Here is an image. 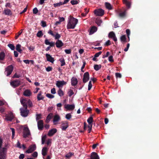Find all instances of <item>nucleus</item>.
I'll return each mask as SVG.
<instances>
[{"label": "nucleus", "mask_w": 159, "mask_h": 159, "mask_svg": "<svg viewBox=\"0 0 159 159\" xmlns=\"http://www.w3.org/2000/svg\"><path fill=\"white\" fill-rule=\"evenodd\" d=\"M123 3L125 4L128 8H129L130 7V2L127 0H123Z\"/></svg>", "instance_id": "c756f323"}, {"label": "nucleus", "mask_w": 159, "mask_h": 159, "mask_svg": "<svg viewBox=\"0 0 159 159\" xmlns=\"http://www.w3.org/2000/svg\"><path fill=\"white\" fill-rule=\"evenodd\" d=\"M53 116V114L52 113H50L48 115L47 117V118L50 120Z\"/></svg>", "instance_id": "4d7b16f0"}, {"label": "nucleus", "mask_w": 159, "mask_h": 159, "mask_svg": "<svg viewBox=\"0 0 159 159\" xmlns=\"http://www.w3.org/2000/svg\"><path fill=\"white\" fill-rule=\"evenodd\" d=\"M72 116L70 113H68L66 115V118L67 120H70Z\"/></svg>", "instance_id": "a18cd8bd"}, {"label": "nucleus", "mask_w": 159, "mask_h": 159, "mask_svg": "<svg viewBox=\"0 0 159 159\" xmlns=\"http://www.w3.org/2000/svg\"><path fill=\"white\" fill-rule=\"evenodd\" d=\"M94 14L97 16H102L104 13V11L102 9L95 10L94 11Z\"/></svg>", "instance_id": "1a4fd4ad"}, {"label": "nucleus", "mask_w": 159, "mask_h": 159, "mask_svg": "<svg viewBox=\"0 0 159 159\" xmlns=\"http://www.w3.org/2000/svg\"><path fill=\"white\" fill-rule=\"evenodd\" d=\"M126 11H125L119 13L118 11H117V14H118V16L120 18H124L126 16Z\"/></svg>", "instance_id": "b1692460"}, {"label": "nucleus", "mask_w": 159, "mask_h": 159, "mask_svg": "<svg viewBox=\"0 0 159 159\" xmlns=\"http://www.w3.org/2000/svg\"><path fill=\"white\" fill-rule=\"evenodd\" d=\"M102 53V51H100L96 53L94 55L95 57H97L101 55Z\"/></svg>", "instance_id": "052dcab7"}, {"label": "nucleus", "mask_w": 159, "mask_h": 159, "mask_svg": "<svg viewBox=\"0 0 159 159\" xmlns=\"http://www.w3.org/2000/svg\"><path fill=\"white\" fill-rule=\"evenodd\" d=\"M13 70V67L12 65L8 66L6 69L5 73L7 76L10 75L12 72Z\"/></svg>", "instance_id": "39448f33"}, {"label": "nucleus", "mask_w": 159, "mask_h": 159, "mask_svg": "<svg viewBox=\"0 0 159 159\" xmlns=\"http://www.w3.org/2000/svg\"><path fill=\"white\" fill-rule=\"evenodd\" d=\"M92 85L91 83V81H89L88 84V90H90L92 87Z\"/></svg>", "instance_id": "864d4df0"}, {"label": "nucleus", "mask_w": 159, "mask_h": 159, "mask_svg": "<svg viewBox=\"0 0 159 159\" xmlns=\"http://www.w3.org/2000/svg\"><path fill=\"white\" fill-rule=\"evenodd\" d=\"M78 22V20L73 17H71L67 24V29H74Z\"/></svg>", "instance_id": "f257e3e1"}, {"label": "nucleus", "mask_w": 159, "mask_h": 159, "mask_svg": "<svg viewBox=\"0 0 159 159\" xmlns=\"http://www.w3.org/2000/svg\"><path fill=\"white\" fill-rule=\"evenodd\" d=\"M38 129L39 130H42L43 128V122L42 120H40L37 121Z\"/></svg>", "instance_id": "f8f14e48"}, {"label": "nucleus", "mask_w": 159, "mask_h": 159, "mask_svg": "<svg viewBox=\"0 0 159 159\" xmlns=\"http://www.w3.org/2000/svg\"><path fill=\"white\" fill-rule=\"evenodd\" d=\"M80 1L78 0V1L77 0H71L70 1V3L72 5H76L79 3Z\"/></svg>", "instance_id": "37998d69"}, {"label": "nucleus", "mask_w": 159, "mask_h": 159, "mask_svg": "<svg viewBox=\"0 0 159 159\" xmlns=\"http://www.w3.org/2000/svg\"><path fill=\"white\" fill-rule=\"evenodd\" d=\"M108 60L109 61L113 62L114 61L113 57L112 56H110L108 57Z\"/></svg>", "instance_id": "bf43d9fd"}, {"label": "nucleus", "mask_w": 159, "mask_h": 159, "mask_svg": "<svg viewBox=\"0 0 159 159\" xmlns=\"http://www.w3.org/2000/svg\"><path fill=\"white\" fill-rule=\"evenodd\" d=\"M62 5H63V4L62 2H60L58 3H54L53 4L54 7H60Z\"/></svg>", "instance_id": "c03bdc74"}, {"label": "nucleus", "mask_w": 159, "mask_h": 159, "mask_svg": "<svg viewBox=\"0 0 159 159\" xmlns=\"http://www.w3.org/2000/svg\"><path fill=\"white\" fill-rule=\"evenodd\" d=\"M68 94L69 97H71L74 94V93L72 90L70 89L68 91Z\"/></svg>", "instance_id": "de8ad7c7"}, {"label": "nucleus", "mask_w": 159, "mask_h": 159, "mask_svg": "<svg viewBox=\"0 0 159 159\" xmlns=\"http://www.w3.org/2000/svg\"><path fill=\"white\" fill-rule=\"evenodd\" d=\"M48 150L47 148L46 147L43 148L42 150V154L43 156H45L47 155Z\"/></svg>", "instance_id": "bb28decb"}, {"label": "nucleus", "mask_w": 159, "mask_h": 159, "mask_svg": "<svg viewBox=\"0 0 159 159\" xmlns=\"http://www.w3.org/2000/svg\"><path fill=\"white\" fill-rule=\"evenodd\" d=\"M21 47V45L19 44H18L16 45V51L20 53H22V50L20 49Z\"/></svg>", "instance_id": "2f4dec72"}, {"label": "nucleus", "mask_w": 159, "mask_h": 159, "mask_svg": "<svg viewBox=\"0 0 159 159\" xmlns=\"http://www.w3.org/2000/svg\"><path fill=\"white\" fill-rule=\"evenodd\" d=\"M8 46L10 48L11 50H14L15 48L14 46L12 44H9Z\"/></svg>", "instance_id": "09e8293b"}, {"label": "nucleus", "mask_w": 159, "mask_h": 159, "mask_svg": "<svg viewBox=\"0 0 159 159\" xmlns=\"http://www.w3.org/2000/svg\"><path fill=\"white\" fill-rule=\"evenodd\" d=\"M42 115L41 114H37L36 115V120L37 121H38L39 120L42 118L41 117Z\"/></svg>", "instance_id": "a19ab883"}, {"label": "nucleus", "mask_w": 159, "mask_h": 159, "mask_svg": "<svg viewBox=\"0 0 159 159\" xmlns=\"http://www.w3.org/2000/svg\"><path fill=\"white\" fill-rule=\"evenodd\" d=\"M78 82V80L76 78L73 77L71 79V84L72 86H75L76 85Z\"/></svg>", "instance_id": "aec40b11"}, {"label": "nucleus", "mask_w": 159, "mask_h": 159, "mask_svg": "<svg viewBox=\"0 0 159 159\" xmlns=\"http://www.w3.org/2000/svg\"><path fill=\"white\" fill-rule=\"evenodd\" d=\"M105 5L107 8L109 10H111L112 9V6L109 2H106Z\"/></svg>", "instance_id": "72a5a7b5"}, {"label": "nucleus", "mask_w": 159, "mask_h": 159, "mask_svg": "<svg viewBox=\"0 0 159 159\" xmlns=\"http://www.w3.org/2000/svg\"><path fill=\"white\" fill-rule=\"evenodd\" d=\"M20 110L21 115L24 117H27L30 113V111L27 109V107L26 108L24 107L21 108H20Z\"/></svg>", "instance_id": "f03ea898"}, {"label": "nucleus", "mask_w": 159, "mask_h": 159, "mask_svg": "<svg viewBox=\"0 0 159 159\" xmlns=\"http://www.w3.org/2000/svg\"><path fill=\"white\" fill-rule=\"evenodd\" d=\"M59 61L61 63V66H62L65 65L66 63L63 57H61L59 59Z\"/></svg>", "instance_id": "473e14b6"}, {"label": "nucleus", "mask_w": 159, "mask_h": 159, "mask_svg": "<svg viewBox=\"0 0 159 159\" xmlns=\"http://www.w3.org/2000/svg\"><path fill=\"white\" fill-rule=\"evenodd\" d=\"M64 107L68 110H73L75 108L74 104H65Z\"/></svg>", "instance_id": "2eb2a0df"}, {"label": "nucleus", "mask_w": 159, "mask_h": 159, "mask_svg": "<svg viewBox=\"0 0 159 159\" xmlns=\"http://www.w3.org/2000/svg\"><path fill=\"white\" fill-rule=\"evenodd\" d=\"M10 84L13 87L15 88L21 84V82L19 80H16L11 82Z\"/></svg>", "instance_id": "20e7f679"}, {"label": "nucleus", "mask_w": 159, "mask_h": 159, "mask_svg": "<svg viewBox=\"0 0 159 159\" xmlns=\"http://www.w3.org/2000/svg\"><path fill=\"white\" fill-rule=\"evenodd\" d=\"M55 44L56 47L58 48H60L64 45V44L62 41L60 40H57Z\"/></svg>", "instance_id": "6ab92c4d"}, {"label": "nucleus", "mask_w": 159, "mask_h": 159, "mask_svg": "<svg viewBox=\"0 0 159 159\" xmlns=\"http://www.w3.org/2000/svg\"><path fill=\"white\" fill-rule=\"evenodd\" d=\"M46 138V135L43 136L42 137V144H44Z\"/></svg>", "instance_id": "3c124183"}, {"label": "nucleus", "mask_w": 159, "mask_h": 159, "mask_svg": "<svg viewBox=\"0 0 159 159\" xmlns=\"http://www.w3.org/2000/svg\"><path fill=\"white\" fill-rule=\"evenodd\" d=\"M65 52L67 54H70L71 53V50L70 49H65Z\"/></svg>", "instance_id": "0e129e2a"}, {"label": "nucleus", "mask_w": 159, "mask_h": 159, "mask_svg": "<svg viewBox=\"0 0 159 159\" xmlns=\"http://www.w3.org/2000/svg\"><path fill=\"white\" fill-rule=\"evenodd\" d=\"M43 35L41 30H39L36 34L37 36L38 37H40Z\"/></svg>", "instance_id": "ea45409f"}, {"label": "nucleus", "mask_w": 159, "mask_h": 159, "mask_svg": "<svg viewBox=\"0 0 159 159\" xmlns=\"http://www.w3.org/2000/svg\"><path fill=\"white\" fill-rule=\"evenodd\" d=\"M5 14L6 15H9L11 14V11L9 9H7L4 10Z\"/></svg>", "instance_id": "4c0bfd02"}, {"label": "nucleus", "mask_w": 159, "mask_h": 159, "mask_svg": "<svg viewBox=\"0 0 159 159\" xmlns=\"http://www.w3.org/2000/svg\"><path fill=\"white\" fill-rule=\"evenodd\" d=\"M72 153L69 152L66 155V157L67 158L69 159L72 156Z\"/></svg>", "instance_id": "6e6d98bb"}, {"label": "nucleus", "mask_w": 159, "mask_h": 159, "mask_svg": "<svg viewBox=\"0 0 159 159\" xmlns=\"http://www.w3.org/2000/svg\"><path fill=\"white\" fill-rule=\"evenodd\" d=\"M97 30V28L95 26H93L91 28L90 32L89 34H91L94 33Z\"/></svg>", "instance_id": "c85d7f7f"}, {"label": "nucleus", "mask_w": 159, "mask_h": 159, "mask_svg": "<svg viewBox=\"0 0 159 159\" xmlns=\"http://www.w3.org/2000/svg\"><path fill=\"white\" fill-rule=\"evenodd\" d=\"M93 120V117L91 116L87 120V121L89 124V125H92V123Z\"/></svg>", "instance_id": "7c9ffc66"}, {"label": "nucleus", "mask_w": 159, "mask_h": 159, "mask_svg": "<svg viewBox=\"0 0 159 159\" xmlns=\"http://www.w3.org/2000/svg\"><path fill=\"white\" fill-rule=\"evenodd\" d=\"M5 57V54L3 52H2L0 53V60H3Z\"/></svg>", "instance_id": "e433bc0d"}, {"label": "nucleus", "mask_w": 159, "mask_h": 159, "mask_svg": "<svg viewBox=\"0 0 159 159\" xmlns=\"http://www.w3.org/2000/svg\"><path fill=\"white\" fill-rule=\"evenodd\" d=\"M126 34L127 35L128 37L129 38V35L130 34V31L129 29H127L126 30Z\"/></svg>", "instance_id": "5fc2aeb1"}, {"label": "nucleus", "mask_w": 159, "mask_h": 159, "mask_svg": "<svg viewBox=\"0 0 159 159\" xmlns=\"http://www.w3.org/2000/svg\"><path fill=\"white\" fill-rule=\"evenodd\" d=\"M46 56L47 60L48 61H49L52 63H53L54 61V58L52 57L50 54L46 53Z\"/></svg>", "instance_id": "4468645a"}, {"label": "nucleus", "mask_w": 159, "mask_h": 159, "mask_svg": "<svg viewBox=\"0 0 159 159\" xmlns=\"http://www.w3.org/2000/svg\"><path fill=\"white\" fill-rule=\"evenodd\" d=\"M29 102L27 105H28L29 107H31L33 106V104L31 100H29Z\"/></svg>", "instance_id": "774afa93"}, {"label": "nucleus", "mask_w": 159, "mask_h": 159, "mask_svg": "<svg viewBox=\"0 0 159 159\" xmlns=\"http://www.w3.org/2000/svg\"><path fill=\"white\" fill-rule=\"evenodd\" d=\"M36 146L35 144H33L30 145L25 152L26 153H30L32 152L36 149Z\"/></svg>", "instance_id": "6e6552de"}, {"label": "nucleus", "mask_w": 159, "mask_h": 159, "mask_svg": "<svg viewBox=\"0 0 159 159\" xmlns=\"http://www.w3.org/2000/svg\"><path fill=\"white\" fill-rule=\"evenodd\" d=\"M29 100H30V99H23L20 100L21 103L23 105V107L26 108L28 107L27 104L29 102Z\"/></svg>", "instance_id": "9d476101"}, {"label": "nucleus", "mask_w": 159, "mask_h": 159, "mask_svg": "<svg viewBox=\"0 0 159 159\" xmlns=\"http://www.w3.org/2000/svg\"><path fill=\"white\" fill-rule=\"evenodd\" d=\"M42 93L41 91H40L38 94L37 96V99L38 101L43 100V99L44 98L43 96L42 95Z\"/></svg>", "instance_id": "393cba45"}, {"label": "nucleus", "mask_w": 159, "mask_h": 159, "mask_svg": "<svg viewBox=\"0 0 159 159\" xmlns=\"http://www.w3.org/2000/svg\"><path fill=\"white\" fill-rule=\"evenodd\" d=\"M41 25L43 27H45L47 26L46 23L45 21H42L41 22Z\"/></svg>", "instance_id": "13d9d810"}, {"label": "nucleus", "mask_w": 159, "mask_h": 159, "mask_svg": "<svg viewBox=\"0 0 159 159\" xmlns=\"http://www.w3.org/2000/svg\"><path fill=\"white\" fill-rule=\"evenodd\" d=\"M102 67L101 65L96 64L94 66V68L96 71L98 70Z\"/></svg>", "instance_id": "f704fd0d"}, {"label": "nucleus", "mask_w": 159, "mask_h": 159, "mask_svg": "<svg viewBox=\"0 0 159 159\" xmlns=\"http://www.w3.org/2000/svg\"><path fill=\"white\" fill-rule=\"evenodd\" d=\"M61 119L60 116L58 115H55L53 118V122L54 125L57 124V122L59 121Z\"/></svg>", "instance_id": "412c9836"}, {"label": "nucleus", "mask_w": 159, "mask_h": 159, "mask_svg": "<svg viewBox=\"0 0 159 159\" xmlns=\"http://www.w3.org/2000/svg\"><path fill=\"white\" fill-rule=\"evenodd\" d=\"M32 93L28 89H26L25 90L24 92V95L25 96L29 97L30 96Z\"/></svg>", "instance_id": "a878e982"}, {"label": "nucleus", "mask_w": 159, "mask_h": 159, "mask_svg": "<svg viewBox=\"0 0 159 159\" xmlns=\"http://www.w3.org/2000/svg\"><path fill=\"white\" fill-rule=\"evenodd\" d=\"M46 96L47 97L50 98H52L54 97V95L50 93H47Z\"/></svg>", "instance_id": "603ef678"}, {"label": "nucleus", "mask_w": 159, "mask_h": 159, "mask_svg": "<svg viewBox=\"0 0 159 159\" xmlns=\"http://www.w3.org/2000/svg\"><path fill=\"white\" fill-rule=\"evenodd\" d=\"M38 12V10L36 7H35L33 9V13L34 14H36Z\"/></svg>", "instance_id": "69168bd1"}, {"label": "nucleus", "mask_w": 159, "mask_h": 159, "mask_svg": "<svg viewBox=\"0 0 159 159\" xmlns=\"http://www.w3.org/2000/svg\"><path fill=\"white\" fill-rule=\"evenodd\" d=\"M116 78H121L122 77L120 73H116L115 74Z\"/></svg>", "instance_id": "680f3d73"}, {"label": "nucleus", "mask_w": 159, "mask_h": 159, "mask_svg": "<svg viewBox=\"0 0 159 159\" xmlns=\"http://www.w3.org/2000/svg\"><path fill=\"white\" fill-rule=\"evenodd\" d=\"M10 129H11L12 133V139H13L14 136H15V130L14 128H11Z\"/></svg>", "instance_id": "8fccbe9b"}, {"label": "nucleus", "mask_w": 159, "mask_h": 159, "mask_svg": "<svg viewBox=\"0 0 159 159\" xmlns=\"http://www.w3.org/2000/svg\"><path fill=\"white\" fill-rule=\"evenodd\" d=\"M89 79V73L88 72H86L84 74L83 81L84 83H86Z\"/></svg>", "instance_id": "9b49d317"}, {"label": "nucleus", "mask_w": 159, "mask_h": 159, "mask_svg": "<svg viewBox=\"0 0 159 159\" xmlns=\"http://www.w3.org/2000/svg\"><path fill=\"white\" fill-rule=\"evenodd\" d=\"M66 82L64 81H58L56 83V85L58 87H60L61 86H63V85L66 84Z\"/></svg>", "instance_id": "a211bd4d"}, {"label": "nucleus", "mask_w": 159, "mask_h": 159, "mask_svg": "<svg viewBox=\"0 0 159 159\" xmlns=\"http://www.w3.org/2000/svg\"><path fill=\"white\" fill-rule=\"evenodd\" d=\"M48 33L50 35H51L53 37H55V39L59 40V39L61 38V35L60 34H59L57 33L56 32H55L54 33H53V31L52 30H50L48 32Z\"/></svg>", "instance_id": "423d86ee"}, {"label": "nucleus", "mask_w": 159, "mask_h": 159, "mask_svg": "<svg viewBox=\"0 0 159 159\" xmlns=\"http://www.w3.org/2000/svg\"><path fill=\"white\" fill-rule=\"evenodd\" d=\"M69 125L68 123H63L62 125L61 128L62 130H66V129L68 127Z\"/></svg>", "instance_id": "cd10ccee"}, {"label": "nucleus", "mask_w": 159, "mask_h": 159, "mask_svg": "<svg viewBox=\"0 0 159 159\" xmlns=\"http://www.w3.org/2000/svg\"><path fill=\"white\" fill-rule=\"evenodd\" d=\"M120 39L121 42L123 43L127 42L126 38L125 35H122L120 38Z\"/></svg>", "instance_id": "c9c22d12"}, {"label": "nucleus", "mask_w": 159, "mask_h": 159, "mask_svg": "<svg viewBox=\"0 0 159 159\" xmlns=\"http://www.w3.org/2000/svg\"><path fill=\"white\" fill-rule=\"evenodd\" d=\"M23 137L24 138H26L30 135V132L28 127H25L24 128L23 130Z\"/></svg>", "instance_id": "0eeeda50"}, {"label": "nucleus", "mask_w": 159, "mask_h": 159, "mask_svg": "<svg viewBox=\"0 0 159 159\" xmlns=\"http://www.w3.org/2000/svg\"><path fill=\"white\" fill-rule=\"evenodd\" d=\"M58 93L60 97H61V96H63L64 94L63 91H62V90L61 89H60L58 90Z\"/></svg>", "instance_id": "58836bf2"}, {"label": "nucleus", "mask_w": 159, "mask_h": 159, "mask_svg": "<svg viewBox=\"0 0 159 159\" xmlns=\"http://www.w3.org/2000/svg\"><path fill=\"white\" fill-rule=\"evenodd\" d=\"M44 43L47 45H49L50 47H54L55 44V42H49V40L47 39H45L44 41Z\"/></svg>", "instance_id": "f3484780"}, {"label": "nucleus", "mask_w": 159, "mask_h": 159, "mask_svg": "<svg viewBox=\"0 0 159 159\" xmlns=\"http://www.w3.org/2000/svg\"><path fill=\"white\" fill-rule=\"evenodd\" d=\"M57 131V130L56 128H53L49 130L48 133V135L49 136H52Z\"/></svg>", "instance_id": "dca6fc26"}, {"label": "nucleus", "mask_w": 159, "mask_h": 159, "mask_svg": "<svg viewBox=\"0 0 159 159\" xmlns=\"http://www.w3.org/2000/svg\"><path fill=\"white\" fill-rule=\"evenodd\" d=\"M52 68L51 66H48L46 68V70L48 72H49L52 70Z\"/></svg>", "instance_id": "e2e57ef3"}, {"label": "nucleus", "mask_w": 159, "mask_h": 159, "mask_svg": "<svg viewBox=\"0 0 159 159\" xmlns=\"http://www.w3.org/2000/svg\"><path fill=\"white\" fill-rule=\"evenodd\" d=\"M91 159H99L97 153L95 152H93L91 156Z\"/></svg>", "instance_id": "5701e85b"}, {"label": "nucleus", "mask_w": 159, "mask_h": 159, "mask_svg": "<svg viewBox=\"0 0 159 159\" xmlns=\"http://www.w3.org/2000/svg\"><path fill=\"white\" fill-rule=\"evenodd\" d=\"M14 118V116L12 113H10L6 116V119L8 121H11Z\"/></svg>", "instance_id": "4be33fe9"}, {"label": "nucleus", "mask_w": 159, "mask_h": 159, "mask_svg": "<svg viewBox=\"0 0 159 159\" xmlns=\"http://www.w3.org/2000/svg\"><path fill=\"white\" fill-rule=\"evenodd\" d=\"M23 30V29H21L20 30V31L18 32V34L16 35L15 36V38L16 39H17V38L19 37V36L22 33Z\"/></svg>", "instance_id": "79ce46f5"}, {"label": "nucleus", "mask_w": 159, "mask_h": 159, "mask_svg": "<svg viewBox=\"0 0 159 159\" xmlns=\"http://www.w3.org/2000/svg\"><path fill=\"white\" fill-rule=\"evenodd\" d=\"M32 156L36 158L38 156V153L36 152H34L32 154Z\"/></svg>", "instance_id": "338daca9"}, {"label": "nucleus", "mask_w": 159, "mask_h": 159, "mask_svg": "<svg viewBox=\"0 0 159 159\" xmlns=\"http://www.w3.org/2000/svg\"><path fill=\"white\" fill-rule=\"evenodd\" d=\"M108 37L112 39L115 42H116L117 41V39L116 35L113 31L109 33Z\"/></svg>", "instance_id": "ddd939ff"}, {"label": "nucleus", "mask_w": 159, "mask_h": 159, "mask_svg": "<svg viewBox=\"0 0 159 159\" xmlns=\"http://www.w3.org/2000/svg\"><path fill=\"white\" fill-rule=\"evenodd\" d=\"M102 22V21L101 20L98 19L96 21V23L98 26H100Z\"/></svg>", "instance_id": "49530a36"}, {"label": "nucleus", "mask_w": 159, "mask_h": 159, "mask_svg": "<svg viewBox=\"0 0 159 159\" xmlns=\"http://www.w3.org/2000/svg\"><path fill=\"white\" fill-rule=\"evenodd\" d=\"M7 149L5 147L0 149V159H6Z\"/></svg>", "instance_id": "7ed1b4c3"}]
</instances>
